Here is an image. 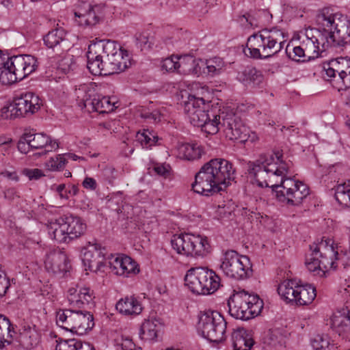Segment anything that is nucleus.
<instances>
[{
	"instance_id": "obj_1",
	"label": "nucleus",
	"mask_w": 350,
	"mask_h": 350,
	"mask_svg": "<svg viewBox=\"0 0 350 350\" xmlns=\"http://www.w3.org/2000/svg\"><path fill=\"white\" fill-rule=\"evenodd\" d=\"M291 163L281 159L279 153L262 154L249 163V174L260 187H271L278 202L288 206H298L310 193L308 186L291 177Z\"/></svg>"
},
{
	"instance_id": "obj_2",
	"label": "nucleus",
	"mask_w": 350,
	"mask_h": 350,
	"mask_svg": "<svg viewBox=\"0 0 350 350\" xmlns=\"http://www.w3.org/2000/svg\"><path fill=\"white\" fill-rule=\"evenodd\" d=\"M317 21L327 34L319 37L306 33L300 42L308 59H314L329 47L342 48L350 44V21L347 16L334 12L329 8H323L317 16Z\"/></svg>"
},
{
	"instance_id": "obj_3",
	"label": "nucleus",
	"mask_w": 350,
	"mask_h": 350,
	"mask_svg": "<svg viewBox=\"0 0 350 350\" xmlns=\"http://www.w3.org/2000/svg\"><path fill=\"white\" fill-rule=\"evenodd\" d=\"M233 165L224 159H213L206 163L195 176L194 192L208 196L224 190L234 179Z\"/></svg>"
},
{
	"instance_id": "obj_4",
	"label": "nucleus",
	"mask_w": 350,
	"mask_h": 350,
	"mask_svg": "<svg viewBox=\"0 0 350 350\" xmlns=\"http://www.w3.org/2000/svg\"><path fill=\"white\" fill-rule=\"evenodd\" d=\"M311 254L306 260L308 270L314 275H323L328 269H335L338 262L344 266H350L345 262V255L339 254L337 244L332 239H322L319 243H314L310 246Z\"/></svg>"
},
{
	"instance_id": "obj_5",
	"label": "nucleus",
	"mask_w": 350,
	"mask_h": 350,
	"mask_svg": "<svg viewBox=\"0 0 350 350\" xmlns=\"http://www.w3.org/2000/svg\"><path fill=\"white\" fill-rule=\"evenodd\" d=\"M285 42L282 31L276 28L265 29L248 38L247 49L250 57L266 59L280 52Z\"/></svg>"
},
{
	"instance_id": "obj_6",
	"label": "nucleus",
	"mask_w": 350,
	"mask_h": 350,
	"mask_svg": "<svg viewBox=\"0 0 350 350\" xmlns=\"http://www.w3.org/2000/svg\"><path fill=\"white\" fill-rule=\"evenodd\" d=\"M258 295L241 290L234 291L228 300L229 314L237 319L249 320L258 316L263 308Z\"/></svg>"
},
{
	"instance_id": "obj_7",
	"label": "nucleus",
	"mask_w": 350,
	"mask_h": 350,
	"mask_svg": "<svg viewBox=\"0 0 350 350\" xmlns=\"http://www.w3.org/2000/svg\"><path fill=\"white\" fill-rule=\"evenodd\" d=\"M172 249L187 257L203 258L211 252V245L205 236L192 233L174 234L170 240Z\"/></svg>"
},
{
	"instance_id": "obj_8",
	"label": "nucleus",
	"mask_w": 350,
	"mask_h": 350,
	"mask_svg": "<svg viewBox=\"0 0 350 350\" xmlns=\"http://www.w3.org/2000/svg\"><path fill=\"white\" fill-rule=\"evenodd\" d=\"M56 324L62 329L83 335L94 326L93 314L81 310L59 309L56 312Z\"/></svg>"
},
{
	"instance_id": "obj_9",
	"label": "nucleus",
	"mask_w": 350,
	"mask_h": 350,
	"mask_svg": "<svg viewBox=\"0 0 350 350\" xmlns=\"http://www.w3.org/2000/svg\"><path fill=\"white\" fill-rule=\"evenodd\" d=\"M278 293L286 303L297 306L310 304L317 297L316 288L312 284H298L296 281L286 280L278 287Z\"/></svg>"
},
{
	"instance_id": "obj_10",
	"label": "nucleus",
	"mask_w": 350,
	"mask_h": 350,
	"mask_svg": "<svg viewBox=\"0 0 350 350\" xmlns=\"http://www.w3.org/2000/svg\"><path fill=\"white\" fill-rule=\"evenodd\" d=\"M197 329L210 342L219 343L226 338V322L219 312L205 311L199 317Z\"/></svg>"
},
{
	"instance_id": "obj_11",
	"label": "nucleus",
	"mask_w": 350,
	"mask_h": 350,
	"mask_svg": "<svg viewBox=\"0 0 350 350\" xmlns=\"http://www.w3.org/2000/svg\"><path fill=\"white\" fill-rule=\"evenodd\" d=\"M323 77L338 92L350 88V57H340L323 66Z\"/></svg>"
},
{
	"instance_id": "obj_12",
	"label": "nucleus",
	"mask_w": 350,
	"mask_h": 350,
	"mask_svg": "<svg viewBox=\"0 0 350 350\" xmlns=\"http://www.w3.org/2000/svg\"><path fill=\"white\" fill-rule=\"evenodd\" d=\"M220 269L227 276L235 280H244L252 275L250 258L239 255L234 250H228L224 253Z\"/></svg>"
},
{
	"instance_id": "obj_13",
	"label": "nucleus",
	"mask_w": 350,
	"mask_h": 350,
	"mask_svg": "<svg viewBox=\"0 0 350 350\" xmlns=\"http://www.w3.org/2000/svg\"><path fill=\"white\" fill-rule=\"evenodd\" d=\"M104 54L106 57L105 71L110 75L124 72L131 65V57L128 51L118 42L103 40Z\"/></svg>"
},
{
	"instance_id": "obj_14",
	"label": "nucleus",
	"mask_w": 350,
	"mask_h": 350,
	"mask_svg": "<svg viewBox=\"0 0 350 350\" xmlns=\"http://www.w3.org/2000/svg\"><path fill=\"white\" fill-rule=\"evenodd\" d=\"M8 84L21 81L38 67L36 57L31 55H18L9 57L5 61Z\"/></svg>"
},
{
	"instance_id": "obj_15",
	"label": "nucleus",
	"mask_w": 350,
	"mask_h": 350,
	"mask_svg": "<svg viewBox=\"0 0 350 350\" xmlns=\"http://www.w3.org/2000/svg\"><path fill=\"white\" fill-rule=\"evenodd\" d=\"M222 120L221 127L226 137L230 140L245 141L247 129L241 119L228 109H223L221 113Z\"/></svg>"
},
{
	"instance_id": "obj_16",
	"label": "nucleus",
	"mask_w": 350,
	"mask_h": 350,
	"mask_svg": "<svg viewBox=\"0 0 350 350\" xmlns=\"http://www.w3.org/2000/svg\"><path fill=\"white\" fill-rule=\"evenodd\" d=\"M107 250L97 243H89L84 248L82 261L85 270L96 272L106 263Z\"/></svg>"
},
{
	"instance_id": "obj_17",
	"label": "nucleus",
	"mask_w": 350,
	"mask_h": 350,
	"mask_svg": "<svg viewBox=\"0 0 350 350\" xmlns=\"http://www.w3.org/2000/svg\"><path fill=\"white\" fill-rule=\"evenodd\" d=\"M104 49L103 40L92 42L88 46L87 68L94 75H110L109 72L105 71L106 59L103 60Z\"/></svg>"
},
{
	"instance_id": "obj_18",
	"label": "nucleus",
	"mask_w": 350,
	"mask_h": 350,
	"mask_svg": "<svg viewBox=\"0 0 350 350\" xmlns=\"http://www.w3.org/2000/svg\"><path fill=\"white\" fill-rule=\"evenodd\" d=\"M209 103L202 98L189 95L184 104V111L191 124L198 126L204 122V118L211 111L208 110Z\"/></svg>"
},
{
	"instance_id": "obj_19",
	"label": "nucleus",
	"mask_w": 350,
	"mask_h": 350,
	"mask_svg": "<svg viewBox=\"0 0 350 350\" xmlns=\"http://www.w3.org/2000/svg\"><path fill=\"white\" fill-rule=\"evenodd\" d=\"M109 265L111 271L120 276L132 277L139 272L137 263L126 255L110 254Z\"/></svg>"
},
{
	"instance_id": "obj_20",
	"label": "nucleus",
	"mask_w": 350,
	"mask_h": 350,
	"mask_svg": "<svg viewBox=\"0 0 350 350\" xmlns=\"http://www.w3.org/2000/svg\"><path fill=\"white\" fill-rule=\"evenodd\" d=\"M16 102V111L21 116H29L37 113L42 105L41 98L34 92H26L14 98Z\"/></svg>"
},
{
	"instance_id": "obj_21",
	"label": "nucleus",
	"mask_w": 350,
	"mask_h": 350,
	"mask_svg": "<svg viewBox=\"0 0 350 350\" xmlns=\"http://www.w3.org/2000/svg\"><path fill=\"white\" fill-rule=\"evenodd\" d=\"M96 6L88 2L79 3L75 9V21L78 25L87 27L95 25L99 21L95 9Z\"/></svg>"
},
{
	"instance_id": "obj_22",
	"label": "nucleus",
	"mask_w": 350,
	"mask_h": 350,
	"mask_svg": "<svg viewBox=\"0 0 350 350\" xmlns=\"http://www.w3.org/2000/svg\"><path fill=\"white\" fill-rule=\"evenodd\" d=\"M94 293L88 287H70L67 292V299L73 308H83L90 304L94 299Z\"/></svg>"
},
{
	"instance_id": "obj_23",
	"label": "nucleus",
	"mask_w": 350,
	"mask_h": 350,
	"mask_svg": "<svg viewBox=\"0 0 350 350\" xmlns=\"http://www.w3.org/2000/svg\"><path fill=\"white\" fill-rule=\"evenodd\" d=\"M206 279L204 278V267L191 268L187 271L185 276V283L192 293L198 295H206V288H204Z\"/></svg>"
},
{
	"instance_id": "obj_24",
	"label": "nucleus",
	"mask_w": 350,
	"mask_h": 350,
	"mask_svg": "<svg viewBox=\"0 0 350 350\" xmlns=\"http://www.w3.org/2000/svg\"><path fill=\"white\" fill-rule=\"evenodd\" d=\"M44 264L46 271L54 275L67 272L70 267L66 254L60 251L48 254Z\"/></svg>"
},
{
	"instance_id": "obj_25",
	"label": "nucleus",
	"mask_w": 350,
	"mask_h": 350,
	"mask_svg": "<svg viewBox=\"0 0 350 350\" xmlns=\"http://www.w3.org/2000/svg\"><path fill=\"white\" fill-rule=\"evenodd\" d=\"M117 104L115 97L101 96L97 94L84 100L85 107L100 113L113 111L118 107Z\"/></svg>"
},
{
	"instance_id": "obj_26",
	"label": "nucleus",
	"mask_w": 350,
	"mask_h": 350,
	"mask_svg": "<svg viewBox=\"0 0 350 350\" xmlns=\"http://www.w3.org/2000/svg\"><path fill=\"white\" fill-rule=\"evenodd\" d=\"M331 327L343 339H350V310L338 311L331 317Z\"/></svg>"
},
{
	"instance_id": "obj_27",
	"label": "nucleus",
	"mask_w": 350,
	"mask_h": 350,
	"mask_svg": "<svg viewBox=\"0 0 350 350\" xmlns=\"http://www.w3.org/2000/svg\"><path fill=\"white\" fill-rule=\"evenodd\" d=\"M31 136L29 142L32 150H42L39 155L45 154L48 152L55 151L59 148V143L57 140L53 139L50 136L44 133H27Z\"/></svg>"
},
{
	"instance_id": "obj_28",
	"label": "nucleus",
	"mask_w": 350,
	"mask_h": 350,
	"mask_svg": "<svg viewBox=\"0 0 350 350\" xmlns=\"http://www.w3.org/2000/svg\"><path fill=\"white\" fill-rule=\"evenodd\" d=\"M116 308L122 315L135 317L141 314L143 306L138 297L135 295H127L118 301Z\"/></svg>"
},
{
	"instance_id": "obj_29",
	"label": "nucleus",
	"mask_w": 350,
	"mask_h": 350,
	"mask_svg": "<svg viewBox=\"0 0 350 350\" xmlns=\"http://www.w3.org/2000/svg\"><path fill=\"white\" fill-rule=\"evenodd\" d=\"M18 332V341L25 349H31L39 343L40 334L35 325L23 323L21 325Z\"/></svg>"
},
{
	"instance_id": "obj_30",
	"label": "nucleus",
	"mask_w": 350,
	"mask_h": 350,
	"mask_svg": "<svg viewBox=\"0 0 350 350\" xmlns=\"http://www.w3.org/2000/svg\"><path fill=\"white\" fill-rule=\"evenodd\" d=\"M178 73L181 75L202 74L201 59H196L191 55H178Z\"/></svg>"
},
{
	"instance_id": "obj_31",
	"label": "nucleus",
	"mask_w": 350,
	"mask_h": 350,
	"mask_svg": "<svg viewBox=\"0 0 350 350\" xmlns=\"http://www.w3.org/2000/svg\"><path fill=\"white\" fill-rule=\"evenodd\" d=\"M221 112H223V109H219L218 111H216L215 109L211 110L206 118H204L205 120H203L204 122L199 124L198 127H200L203 132L208 135L217 133L222 129Z\"/></svg>"
},
{
	"instance_id": "obj_32",
	"label": "nucleus",
	"mask_w": 350,
	"mask_h": 350,
	"mask_svg": "<svg viewBox=\"0 0 350 350\" xmlns=\"http://www.w3.org/2000/svg\"><path fill=\"white\" fill-rule=\"evenodd\" d=\"M176 150L179 158L188 161L199 159L205 153L204 147L198 143L179 144Z\"/></svg>"
},
{
	"instance_id": "obj_33",
	"label": "nucleus",
	"mask_w": 350,
	"mask_h": 350,
	"mask_svg": "<svg viewBox=\"0 0 350 350\" xmlns=\"http://www.w3.org/2000/svg\"><path fill=\"white\" fill-rule=\"evenodd\" d=\"M47 230L50 237L58 243H64L69 239L64 217L50 221Z\"/></svg>"
},
{
	"instance_id": "obj_34",
	"label": "nucleus",
	"mask_w": 350,
	"mask_h": 350,
	"mask_svg": "<svg viewBox=\"0 0 350 350\" xmlns=\"http://www.w3.org/2000/svg\"><path fill=\"white\" fill-rule=\"evenodd\" d=\"M234 350H250L254 344L251 333L244 328H238L232 334Z\"/></svg>"
},
{
	"instance_id": "obj_35",
	"label": "nucleus",
	"mask_w": 350,
	"mask_h": 350,
	"mask_svg": "<svg viewBox=\"0 0 350 350\" xmlns=\"http://www.w3.org/2000/svg\"><path fill=\"white\" fill-rule=\"evenodd\" d=\"M64 219L69 239H77L85 233L87 226L80 217L69 215Z\"/></svg>"
},
{
	"instance_id": "obj_36",
	"label": "nucleus",
	"mask_w": 350,
	"mask_h": 350,
	"mask_svg": "<svg viewBox=\"0 0 350 350\" xmlns=\"http://www.w3.org/2000/svg\"><path fill=\"white\" fill-rule=\"evenodd\" d=\"M237 79L245 85L255 87L262 82L263 75L256 68L247 66L238 73Z\"/></svg>"
},
{
	"instance_id": "obj_37",
	"label": "nucleus",
	"mask_w": 350,
	"mask_h": 350,
	"mask_svg": "<svg viewBox=\"0 0 350 350\" xmlns=\"http://www.w3.org/2000/svg\"><path fill=\"white\" fill-rule=\"evenodd\" d=\"M160 327L159 319L157 318L145 319L141 326L140 336L145 340H154L157 338Z\"/></svg>"
},
{
	"instance_id": "obj_38",
	"label": "nucleus",
	"mask_w": 350,
	"mask_h": 350,
	"mask_svg": "<svg viewBox=\"0 0 350 350\" xmlns=\"http://www.w3.org/2000/svg\"><path fill=\"white\" fill-rule=\"evenodd\" d=\"M13 334H15L14 325L6 316L0 314V348L11 344Z\"/></svg>"
},
{
	"instance_id": "obj_39",
	"label": "nucleus",
	"mask_w": 350,
	"mask_h": 350,
	"mask_svg": "<svg viewBox=\"0 0 350 350\" xmlns=\"http://www.w3.org/2000/svg\"><path fill=\"white\" fill-rule=\"evenodd\" d=\"M264 343L270 350H277L285 345L286 336L281 329H271L265 337Z\"/></svg>"
},
{
	"instance_id": "obj_40",
	"label": "nucleus",
	"mask_w": 350,
	"mask_h": 350,
	"mask_svg": "<svg viewBox=\"0 0 350 350\" xmlns=\"http://www.w3.org/2000/svg\"><path fill=\"white\" fill-rule=\"evenodd\" d=\"M226 64L222 58L215 57L203 61L201 59V70L205 73V69L207 74L213 76L220 74L225 69Z\"/></svg>"
},
{
	"instance_id": "obj_41",
	"label": "nucleus",
	"mask_w": 350,
	"mask_h": 350,
	"mask_svg": "<svg viewBox=\"0 0 350 350\" xmlns=\"http://www.w3.org/2000/svg\"><path fill=\"white\" fill-rule=\"evenodd\" d=\"M205 280L204 288H206V294L211 295L217 291L221 286V278L213 270L204 267Z\"/></svg>"
},
{
	"instance_id": "obj_42",
	"label": "nucleus",
	"mask_w": 350,
	"mask_h": 350,
	"mask_svg": "<svg viewBox=\"0 0 350 350\" xmlns=\"http://www.w3.org/2000/svg\"><path fill=\"white\" fill-rule=\"evenodd\" d=\"M136 139L142 145L143 148L148 149L156 144L158 137L152 131L143 129L142 131L137 133Z\"/></svg>"
},
{
	"instance_id": "obj_43",
	"label": "nucleus",
	"mask_w": 350,
	"mask_h": 350,
	"mask_svg": "<svg viewBox=\"0 0 350 350\" xmlns=\"http://www.w3.org/2000/svg\"><path fill=\"white\" fill-rule=\"evenodd\" d=\"M286 53L290 59L295 62H305L310 61V59L307 58L306 51L301 42L298 46L288 44L286 47Z\"/></svg>"
},
{
	"instance_id": "obj_44",
	"label": "nucleus",
	"mask_w": 350,
	"mask_h": 350,
	"mask_svg": "<svg viewBox=\"0 0 350 350\" xmlns=\"http://www.w3.org/2000/svg\"><path fill=\"white\" fill-rule=\"evenodd\" d=\"M65 33L63 29H56L49 31L44 37V42L48 48L57 47L64 41Z\"/></svg>"
},
{
	"instance_id": "obj_45",
	"label": "nucleus",
	"mask_w": 350,
	"mask_h": 350,
	"mask_svg": "<svg viewBox=\"0 0 350 350\" xmlns=\"http://www.w3.org/2000/svg\"><path fill=\"white\" fill-rule=\"evenodd\" d=\"M334 196L339 204L350 206V182L338 185L335 189Z\"/></svg>"
},
{
	"instance_id": "obj_46",
	"label": "nucleus",
	"mask_w": 350,
	"mask_h": 350,
	"mask_svg": "<svg viewBox=\"0 0 350 350\" xmlns=\"http://www.w3.org/2000/svg\"><path fill=\"white\" fill-rule=\"evenodd\" d=\"M66 165V160L63 154H59L50 157L45 163L46 170L51 172H59L64 169Z\"/></svg>"
},
{
	"instance_id": "obj_47",
	"label": "nucleus",
	"mask_w": 350,
	"mask_h": 350,
	"mask_svg": "<svg viewBox=\"0 0 350 350\" xmlns=\"http://www.w3.org/2000/svg\"><path fill=\"white\" fill-rule=\"evenodd\" d=\"M116 350H142L141 347H137L133 340L125 336H120L114 340Z\"/></svg>"
},
{
	"instance_id": "obj_48",
	"label": "nucleus",
	"mask_w": 350,
	"mask_h": 350,
	"mask_svg": "<svg viewBox=\"0 0 350 350\" xmlns=\"http://www.w3.org/2000/svg\"><path fill=\"white\" fill-rule=\"evenodd\" d=\"M75 67V63L73 60V57L67 55L58 61L56 68L59 72L67 74L73 70Z\"/></svg>"
},
{
	"instance_id": "obj_49",
	"label": "nucleus",
	"mask_w": 350,
	"mask_h": 350,
	"mask_svg": "<svg viewBox=\"0 0 350 350\" xmlns=\"http://www.w3.org/2000/svg\"><path fill=\"white\" fill-rule=\"evenodd\" d=\"M178 55H171L161 61L160 67L162 71L178 73Z\"/></svg>"
},
{
	"instance_id": "obj_50",
	"label": "nucleus",
	"mask_w": 350,
	"mask_h": 350,
	"mask_svg": "<svg viewBox=\"0 0 350 350\" xmlns=\"http://www.w3.org/2000/svg\"><path fill=\"white\" fill-rule=\"evenodd\" d=\"M314 350H327L330 345V338L327 334H317L311 341Z\"/></svg>"
},
{
	"instance_id": "obj_51",
	"label": "nucleus",
	"mask_w": 350,
	"mask_h": 350,
	"mask_svg": "<svg viewBox=\"0 0 350 350\" xmlns=\"http://www.w3.org/2000/svg\"><path fill=\"white\" fill-rule=\"evenodd\" d=\"M16 102L14 98L13 101L9 104H7L3 107L1 109V116L4 119H12L18 117H21L18 108H16Z\"/></svg>"
},
{
	"instance_id": "obj_52",
	"label": "nucleus",
	"mask_w": 350,
	"mask_h": 350,
	"mask_svg": "<svg viewBox=\"0 0 350 350\" xmlns=\"http://www.w3.org/2000/svg\"><path fill=\"white\" fill-rule=\"evenodd\" d=\"M79 340L72 338L59 340L55 347V350H77Z\"/></svg>"
},
{
	"instance_id": "obj_53",
	"label": "nucleus",
	"mask_w": 350,
	"mask_h": 350,
	"mask_svg": "<svg viewBox=\"0 0 350 350\" xmlns=\"http://www.w3.org/2000/svg\"><path fill=\"white\" fill-rule=\"evenodd\" d=\"M153 44V38L150 37L148 33H139L137 36V45L141 48L142 50L149 49Z\"/></svg>"
},
{
	"instance_id": "obj_54",
	"label": "nucleus",
	"mask_w": 350,
	"mask_h": 350,
	"mask_svg": "<svg viewBox=\"0 0 350 350\" xmlns=\"http://www.w3.org/2000/svg\"><path fill=\"white\" fill-rule=\"evenodd\" d=\"M31 136H28L27 132H25L20 138L17 148L18 150L23 154H27L31 149V146H30V143L29 140Z\"/></svg>"
},
{
	"instance_id": "obj_55",
	"label": "nucleus",
	"mask_w": 350,
	"mask_h": 350,
	"mask_svg": "<svg viewBox=\"0 0 350 350\" xmlns=\"http://www.w3.org/2000/svg\"><path fill=\"white\" fill-rule=\"evenodd\" d=\"M22 174L27 176L30 180H38L45 176L42 170L38 168H25L23 170Z\"/></svg>"
},
{
	"instance_id": "obj_56",
	"label": "nucleus",
	"mask_w": 350,
	"mask_h": 350,
	"mask_svg": "<svg viewBox=\"0 0 350 350\" xmlns=\"http://www.w3.org/2000/svg\"><path fill=\"white\" fill-rule=\"evenodd\" d=\"M10 287V279L0 270V297L5 296Z\"/></svg>"
},
{
	"instance_id": "obj_57",
	"label": "nucleus",
	"mask_w": 350,
	"mask_h": 350,
	"mask_svg": "<svg viewBox=\"0 0 350 350\" xmlns=\"http://www.w3.org/2000/svg\"><path fill=\"white\" fill-rule=\"evenodd\" d=\"M170 170L171 167L166 163H157L153 167V170L157 174L164 178H167L170 176Z\"/></svg>"
},
{
	"instance_id": "obj_58",
	"label": "nucleus",
	"mask_w": 350,
	"mask_h": 350,
	"mask_svg": "<svg viewBox=\"0 0 350 350\" xmlns=\"http://www.w3.org/2000/svg\"><path fill=\"white\" fill-rule=\"evenodd\" d=\"M3 197L8 201H14L20 198L19 193L16 188L9 187L3 191Z\"/></svg>"
},
{
	"instance_id": "obj_59",
	"label": "nucleus",
	"mask_w": 350,
	"mask_h": 350,
	"mask_svg": "<svg viewBox=\"0 0 350 350\" xmlns=\"http://www.w3.org/2000/svg\"><path fill=\"white\" fill-rule=\"evenodd\" d=\"M0 82L3 84H8L5 61H4L1 57H0Z\"/></svg>"
},
{
	"instance_id": "obj_60",
	"label": "nucleus",
	"mask_w": 350,
	"mask_h": 350,
	"mask_svg": "<svg viewBox=\"0 0 350 350\" xmlns=\"http://www.w3.org/2000/svg\"><path fill=\"white\" fill-rule=\"evenodd\" d=\"M82 186L85 189L94 191L97 188V183L94 178L87 176L82 182Z\"/></svg>"
},
{
	"instance_id": "obj_61",
	"label": "nucleus",
	"mask_w": 350,
	"mask_h": 350,
	"mask_svg": "<svg viewBox=\"0 0 350 350\" xmlns=\"http://www.w3.org/2000/svg\"><path fill=\"white\" fill-rule=\"evenodd\" d=\"M0 175L7 178L9 180L14 181L17 183L19 181V176L16 171H9V170H3L0 172Z\"/></svg>"
},
{
	"instance_id": "obj_62",
	"label": "nucleus",
	"mask_w": 350,
	"mask_h": 350,
	"mask_svg": "<svg viewBox=\"0 0 350 350\" xmlns=\"http://www.w3.org/2000/svg\"><path fill=\"white\" fill-rule=\"evenodd\" d=\"M52 189H55V191L59 194L61 198L68 199V192L66 189V185L65 184H60L58 185H53Z\"/></svg>"
},
{
	"instance_id": "obj_63",
	"label": "nucleus",
	"mask_w": 350,
	"mask_h": 350,
	"mask_svg": "<svg viewBox=\"0 0 350 350\" xmlns=\"http://www.w3.org/2000/svg\"><path fill=\"white\" fill-rule=\"evenodd\" d=\"M340 293L342 294L343 297L348 301L350 299V285L345 282L340 289Z\"/></svg>"
},
{
	"instance_id": "obj_64",
	"label": "nucleus",
	"mask_w": 350,
	"mask_h": 350,
	"mask_svg": "<svg viewBox=\"0 0 350 350\" xmlns=\"http://www.w3.org/2000/svg\"><path fill=\"white\" fill-rule=\"evenodd\" d=\"M13 142H9L6 145H4L0 148V151L3 152L4 155L10 154L14 150Z\"/></svg>"
}]
</instances>
